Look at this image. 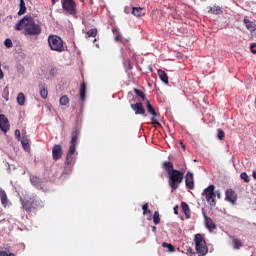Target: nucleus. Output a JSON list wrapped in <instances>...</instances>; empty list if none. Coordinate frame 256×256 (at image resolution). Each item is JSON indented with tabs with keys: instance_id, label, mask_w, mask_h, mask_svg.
Returning a JSON list of instances; mask_svg holds the SVG:
<instances>
[{
	"instance_id": "1",
	"label": "nucleus",
	"mask_w": 256,
	"mask_h": 256,
	"mask_svg": "<svg viewBox=\"0 0 256 256\" xmlns=\"http://www.w3.org/2000/svg\"><path fill=\"white\" fill-rule=\"evenodd\" d=\"M14 29L15 31H24V35L29 37H37L43 31L41 24L35 22V18L31 15H25L20 19Z\"/></svg>"
},
{
	"instance_id": "2",
	"label": "nucleus",
	"mask_w": 256,
	"mask_h": 256,
	"mask_svg": "<svg viewBox=\"0 0 256 256\" xmlns=\"http://www.w3.org/2000/svg\"><path fill=\"white\" fill-rule=\"evenodd\" d=\"M185 176V170H172L170 174H168V185L172 189V191H177L179 189V185L183 183V177Z\"/></svg>"
},
{
	"instance_id": "3",
	"label": "nucleus",
	"mask_w": 256,
	"mask_h": 256,
	"mask_svg": "<svg viewBox=\"0 0 256 256\" xmlns=\"http://www.w3.org/2000/svg\"><path fill=\"white\" fill-rule=\"evenodd\" d=\"M48 45L51 51H56V53H63L67 51V46H65L63 39L57 35L48 36Z\"/></svg>"
},
{
	"instance_id": "4",
	"label": "nucleus",
	"mask_w": 256,
	"mask_h": 256,
	"mask_svg": "<svg viewBox=\"0 0 256 256\" xmlns=\"http://www.w3.org/2000/svg\"><path fill=\"white\" fill-rule=\"evenodd\" d=\"M22 206L26 213L30 215V213H33V211L41 209V207H43V202L39 198H30L29 200L23 201Z\"/></svg>"
},
{
	"instance_id": "5",
	"label": "nucleus",
	"mask_w": 256,
	"mask_h": 256,
	"mask_svg": "<svg viewBox=\"0 0 256 256\" xmlns=\"http://www.w3.org/2000/svg\"><path fill=\"white\" fill-rule=\"evenodd\" d=\"M194 243L199 256H205L206 253H209L207 242H205V238L201 234L195 235Z\"/></svg>"
},
{
	"instance_id": "6",
	"label": "nucleus",
	"mask_w": 256,
	"mask_h": 256,
	"mask_svg": "<svg viewBox=\"0 0 256 256\" xmlns=\"http://www.w3.org/2000/svg\"><path fill=\"white\" fill-rule=\"evenodd\" d=\"M202 197H205L207 203L210 207H215L217 205V201H215V185H209L202 192Z\"/></svg>"
},
{
	"instance_id": "7",
	"label": "nucleus",
	"mask_w": 256,
	"mask_h": 256,
	"mask_svg": "<svg viewBox=\"0 0 256 256\" xmlns=\"http://www.w3.org/2000/svg\"><path fill=\"white\" fill-rule=\"evenodd\" d=\"M61 3L62 9H64L68 15H77V3H75L74 0H62Z\"/></svg>"
},
{
	"instance_id": "8",
	"label": "nucleus",
	"mask_w": 256,
	"mask_h": 256,
	"mask_svg": "<svg viewBox=\"0 0 256 256\" xmlns=\"http://www.w3.org/2000/svg\"><path fill=\"white\" fill-rule=\"evenodd\" d=\"M146 109L150 115H152L151 121L153 125H159V122L157 121L156 117H161V114L157 113L155 110V107L151 104V101L146 100Z\"/></svg>"
},
{
	"instance_id": "9",
	"label": "nucleus",
	"mask_w": 256,
	"mask_h": 256,
	"mask_svg": "<svg viewBox=\"0 0 256 256\" xmlns=\"http://www.w3.org/2000/svg\"><path fill=\"white\" fill-rule=\"evenodd\" d=\"M11 125L9 124V119L5 117V114H0V130L7 135Z\"/></svg>"
},
{
	"instance_id": "10",
	"label": "nucleus",
	"mask_w": 256,
	"mask_h": 256,
	"mask_svg": "<svg viewBox=\"0 0 256 256\" xmlns=\"http://www.w3.org/2000/svg\"><path fill=\"white\" fill-rule=\"evenodd\" d=\"M225 201L231 203V205H235L237 203V193L233 189H227L225 191Z\"/></svg>"
},
{
	"instance_id": "11",
	"label": "nucleus",
	"mask_w": 256,
	"mask_h": 256,
	"mask_svg": "<svg viewBox=\"0 0 256 256\" xmlns=\"http://www.w3.org/2000/svg\"><path fill=\"white\" fill-rule=\"evenodd\" d=\"M130 107L135 112V115H142L143 117H147L143 103L137 102L135 104H131Z\"/></svg>"
},
{
	"instance_id": "12",
	"label": "nucleus",
	"mask_w": 256,
	"mask_h": 256,
	"mask_svg": "<svg viewBox=\"0 0 256 256\" xmlns=\"http://www.w3.org/2000/svg\"><path fill=\"white\" fill-rule=\"evenodd\" d=\"M52 157L54 161H59L63 157V147L60 144H55L52 148Z\"/></svg>"
},
{
	"instance_id": "13",
	"label": "nucleus",
	"mask_w": 256,
	"mask_h": 256,
	"mask_svg": "<svg viewBox=\"0 0 256 256\" xmlns=\"http://www.w3.org/2000/svg\"><path fill=\"white\" fill-rule=\"evenodd\" d=\"M185 183L187 189H195V181L192 172H187L185 176Z\"/></svg>"
},
{
	"instance_id": "14",
	"label": "nucleus",
	"mask_w": 256,
	"mask_h": 256,
	"mask_svg": "<svg viewBox=\"0 0 256 256\" xmlns=\"http://www.w3.org/2000/svg\"><path fill=\"white\" fill-rule=\"evenodd\" d=\"M243 23L245 24L246 29L250 31V33H253V31H255V28H256L255 22L250 21L247 16L244 17Z\"/></svg>"
},
{
	"instance_id": "15",
	"label": "nucleus",
	"mask_w": 256,
	"mask_h": 256,
	"mask_svg": "<svg viewBox=\"0 0 256 256\" xmlns=\"http://www.w3.org/2000/svg\"><path fill=\"white\" fill-rule=\"evenodd\" d=\"M204 219H205L206 229L208 231H214V229H217V226L215 225V222H213V219H211L210 217H207V215H204Z\"/></svg>"
},
{
	"instance_id": "16",
	"label": "nucleus",
	"mask_w": 256,
	"mask_h": 256,
	"mask_svg": "<svg viewBox=\"0 0 256 256\" xmlns=\"http://www.w3.org/2000/svg\"><path fill=\"white\" fill-rule=\"evenodd\" d=\"M145 13H147V11L143 7L132 8V15H134V17H143Z\"/></svg>"
},
{
	"instance_id": "17",
	"label": "nucleus",
	"mask_w": 256,
	"mask_h": 256,
	"mask_svg": "<svg viewBox=\"0 0 256 256\" xmlns=\"http://www.w3.org/2000/svg\"><path fill=\"white\" fill-rule=\"evenodd\" d=\"M181 209L186 219H191V209H189V204L186 202H181Z\"/></svg>"
},
{
	"instance_id": "18",
	"label": "nucleus",
	"mask_w": 256,
	"mask_h": 256,
	"mask_svg": "<svg viewBox=\"0 0 256 256\" xmlns=\"http://www.w3.org/2000/svg\"><path fill=\"white\" fill-rule=\"evenodd\" d=\"M158 77L160 80L165 83V85H169V76L162 69L158 70Z\"/></svg>"
},
{
	"instance_id": "19",
	"label": "nucleus",
	"mask_w": 256,
	"mask_h": 256,
	"mask_svg": "<svg viewBox=\"0 0 256 256\" xmlns=\"http://www.w3.org/2000/svg\"><path fill=\"white\" fill-rule=\"evenodd\" d=\"M39 89H40V96L42 97V99H47L49 95V91L47 90V87H45V83H40Z\"/></svg>"
},
{
	"instance_id": "20",
	"label": "nucleus",
	"mask_w": 256,
	"mask_h": 256,
	"mask_svg": "<svg viewBox=\"0 0 256 256\" xmlns=\"http://www.w3.org/2000/svg\"><path fill=\"white\" fill-rule=\"evenodd\" d=\"M79 93L81 101H84L87 93V84L85 82L81 83Z\"/></svg>"
},
{
	"instance_id": "21",
	"label": "nucleus",
	"mask_w": 256,
	"mask_h": 256,
	"mask_svg": "<svg viewBox=\"0 0 256 256\" xmlns=\"http://www.w3.org/2000/svg\"><path fill=\"white\" fill-rule=\"evenodd\" d=\"M232 243L234 245V249L239 250L243 247V242L239 238H235V236H231Z\"/></svg>"
},
{
	"instance_id": "22",
	"label": "nucleus",
	"mask_w": 256,
	"mask_h": 256,
	"mask_svg": "<svg viewBox=\"0 0 256 256\" xmlns=\"http://www.w3.org/2000/svg\"><path fill=\"white\" fill-rule=\"evenodd\" d=\"M163 168L165 169L166 173H168V175H170L172 171L176 170L173 168V162H163Z\"/></svg>"
},
{
	"instance_id": "23",
	"label": "nucleus",
	"mask_w": 256,
	"mask_h": 256,
	"mask_svg": "<svg viewBox=\"0 0 256 256\" xmlns=\"http://www.w3.org/2000/svg\"><path fill=\"white\" fill-rule=\"evenodd\" d=\"M20 9L18 11V15H25V13H27V6H25V0H20Z\"/></svg>"
},
{
	"instance_id": "24",
	"label": "nucleus",
	"mask_w": 256,
	"mask_h": 256,
	"mask_svg": "<svg viewBox=\"0 0 256 256\" xmlns=\"http://www.w3.org/2000/svg\"><path fill=\"white\" fill-rule=\"evenodd\" d=\"M77 139H79V130L76 129L72 132L70 145H77Z\"/></svg>"
},
{
	"instance_id": "25",
	"label": "nucleus",
	"mask_w": 256,
	"mask_h": 256,
	"mask_svg": "<svg viewBox=\"0 0 256 256\" xmlns=\"http://www.w3.org/2000/svg\"><path fill=\"white\" fill-rule=\"evenodd\" d=\"M30 181L34 187H41V179L37 176H31Z\"/></svg>"
},
{
	"instance_id": "26",
	"label": "nucleus",
	"mask_w": 256,
	"mask_h": 256,
	"mask_svg": "<svg viewBox=\"0 0 256 256\" xmlns=\"http://www.w3.org/2000/svg\"><path fill=\"white\" fill-rule=\"evenodd\" d=\"M17 103L20 106L25 105V94H23V92H20L17 96Z\"/></svg>"
},
{
	"instance_id": "27",
	"label": "nucleus",
	"mask_w": 256,
	"mask_h": 256,
	"mask_svg": "<svg viewBox=\"0 0 256 256\" xmlns=\"http://www.w3.org/2000/svg\"><path fill=\"white\" fill-rule=\"evenodd\" d=\"M1 203L3 207H7V205L9 204V199H7V193H5V191L1 193Z\"/></svg>"
},
{
	"instance_id": "28",
	"label": "nucleus",
	"mask_w": 256,
	"mask_h": 256,
	"mask_svg": "<svg viewBox=\"0 0 256 256\" xmlns=\"http://www.w3.org/2000/svg\"><path fill=\"white\" fill-rule=\"evenodd\" d=\"M208 13H212L213 15H219L221 13V8L219 6L210 7Z\"/></svg>"
},
{
	"instance_id": "29",
	"label": "nucleus",
	"mask_w": 256,
	"mask_h": 256,
	"mask_svg": "<svg viewBox=\"0 0 256 256\" xmlns=\"http://www.w3.org/2000/svg\"><path fill=\"white\" fill-rule=\"evenodd\" d=\"M134 93H135V95H137V97H141L142 101H146L147 96L145 95V93H143V91L135 88Z\"/></svg>"
},
{
	"instance_id": "30",
	"label": "nucleus",
	"mask_w": 256,
	"mask_h": 256,
	"mask_svg": "<svg viewBox=\"0 0 256 256\" xmlns=\"http://www.w3.org/2000/svg\"><path fill=\"white\" fill-rule=\"evenodd\" d=\"M153 223L159 225L161 223V217L159 216V211H155L153 215Z\"/></svg>"
},
{
	"instance_id": "31",
	"label": "nucleus",
	"mask_w": 256,
	"mask_h": 256,
	"mask_svg": "<svg viewBox=\"0 0 256 256\" xmlns=\"http://www.w3.org/2000/svg\"><path fill=\"white\" fill-rule=\"evenodd\" d=\"M162 247L168 249V251H169L170 253H174V251H175V246H173L172 244H169V243H167V242H163V243H162Z\"/></svg>"
},
{
	"instance_id": "32",
	"label": "nucleus",
	"mask_w": 256,
	"mask_h": 256,
	"mask_svg": "<svg viewBox=\"0 0 256 256\" xmlns=\"http://www.w3.org/2000/svg\"><path fill=\"white\" fill-rule=\"evenodd\" d=\"M124 67H125L126 71H131V69H133V64H131L130 59H127L124 61Z\"/></svg>"
},
{
	"instance_id": "33",
	"label": "nucleus",
	"mask_w": 256,
	"mask_h": 256,
	"mask_svg": "<svg viewBox=\"0 0 256 256\" xmlns=\"http://www.w3.org/2000/svg\"><path fill=\"white\" fill-rule=\"evenodd\" d=\"M59 103L60 105H69V97L67 95L60 97Z\"/></svg>"
},
{
	"instance_id": "34",
	"label": "nucleus",
	"mask_w": 256,
	"mask_h": 256,
	"mask_svg": "<svg viewBox=\"0 0 256 256\" xmlns=\"http://www.w3.org/2000/svg\"><path fill=\"white\" fill-rule=\"evenodd\" d=\"M240 179H242V181H244L245 183H249V181H251V179H249V175H247L246 172H242L240 174Z\"/></svg>"
},
{
	"instance_id": "35",
	"label": "nucleus",
	"mask_w": 256,
	"mask_h": 256,
	"mask_svg": "<svg viewBox=\"0 0 256 256\" xmlns=\"http://www.w3.org/2000/svg\"><path fill=\"white\" fill-rule=\"evenodd\" d=\"M142 210H143V215H151V210H149V204L148 203H145L143 206H142Z\"/></svg>"
},
{
	"instance_id": "36",
	"label": "nucleus",
	"mask_w": 256,
	"mask_h": 256,
	"mask_svg": "<svg viewBox=\"0 0 256 256\" xmlns=\"http://www.w3.org/2000/svg\"><path fill=\"white\" fill-rule=\"evenodd\" d=\"M86 35H88V37H97V28H92L90 29Z\"/></svg>"
},
{
	"instance_id": "37",
	"label": "nucleus",
	"mask_w": 256,
	"mask_h": 256,
	"mask_svg": "<svg viewBox=\"0 0 256 256\" xmlns=\"http://www.w3.org/2000/svg\"><path fill=\"white\" fill-rule=\"evenodd\" d=\"M71 163H73V154L67 153L65 164L66 165H71Z\"/></svg>"
},
{
	"instance_id": "38",
	"label": "nucleus",
	"mask_w": 256,
	"mask_h": 256,
	"mask_svg": "<svg viewBox=\"0 0 256 256\" xmlns=\"http://www.w3.org/2000/svg\"><path fill=\"white\" fill-rule=\"evenodd\" d=\"M0 256H16L13 252L0 249Z\"/></svg>"
},
{
	"instance_id": "39",
	"label": "nucleus",
	"mask_w": 256,
	"mask_h": 256,
	"mask_svg": "<svg viewBox=\"0 0 256 256\" xmlns=\"http://www.w3.org/2000/svg\"><path fill=\"white\" fill-rule=\"evenodd\" d=\"M4 45H5V47H7V49H11V47H13V41L11 39L7 38L4 41Z\"/></svg>"
},
{
	"instance_id": "40",
	"label": "nucleus",
	"mask_w": 256,
	"mask_h": 256,
	"mask_svg": "<svg viewBox=\"0 0 256 256\" xmlns=\"http://www.w3.org/2000/svg\"><path fill=\"white\" fill-rule=\"evenodd\" d=\"M115 36V41H121V34H119V31L116 28L112 29Z\"/></svg>"
},
{
	"instance_id": "41",
	"label": "nucleus",
	"mask_w": 256,
	"mask_h": 256,
	"mask_svg": "<svg viewBox=\"0 0 256 256\" xmlns=\"http://www.w3.org/2000/svg\"><path fill=\"white\" fill-rule=\"evenodd\" d=\"M75 151H76V145H75V144H70L68 153H69L70 155H75Z\"/></svg>"
},
{
	"instance_id": "42",
	"label": "nucleus",
	"mask_w": 256,
	"mask_h": 256,
	"mask_svg": "<svg viewBox=\"0 0 256 256\" xmlns=\"http://www.w3.org/2000/svg\"><path fill=\"white\" fill-rule=\"evenodd\" d=\"M218 139H220V141H222V139H225V131H223L222 129H218Z\"/></svg>"
},
{
	"instance_id": "43",
	"label": "nucleus",
	"mask_w": 256,
	"mask_h": 256,
	"mask_svg": "<svg viewBox=\"0 0 256 256\" xmlns=\"http://www.w3.org/2000/svg\"><path fill=\"white\" fill-rule=\"evenodd\" d=\"M21 144L24 146V147H27V145H29V140L27 139V137L23 136L21 139Z\"/></svg>"
},
{
	"instance_id": "44",
	"label": "nucleus",
	"mask_w": 256,
	"mask_h": 256,
	"mask_svg": "<svg viewBox=\"0 0 256 256\" xmlns=\"http://www.w3.org/2000/svg\"><path fill=\"white\" fill-rule=\"evenodd\" d=\"M14 135L17 141H21V131L19 129L15 130Z\"/></svg>"
},
{
	"instance_id": "45",
	"label": "nucleus",
	"mask_w": 256,
	"mask_h": 256,
	"mask_svg": "<svg viewBox=\"0 0 256 256\" xmlns=\"http://www.w3.org/2000/svg\"><path fill=\"white\" fill-rule=\"evenodd\" d=\"M50 75L51 77H55V75H57V69L55 67L51 68Z\"/></svg>"
},
{
	"instance_id": "46",
	"label": "nucleus",
	"mask_w": 256,
	"mask_h": 256,
	"mask_svg": "<svg viewBox=\"0 0 256 256\" xmlns=\"http://www.w3.org/2000/svg\"><path fill=\"white\" fill-rule=\"evenodd\" d=\"M253 47H256V43H253V44H251V46H250L251 53H253L254 55H256V50L253 49Z\"/></svg>"
},
{
	"instance_id": "47",
	"label": "nucleus",
	"mask_w": 256,
	"mask_h": 256,
	"mask_svg": "<svg viewBox=\"0 0 256 256\" xmlns=\"http://www.w3.org/2000/svg\"><path fill=\"white\" fill-rule=\"evenodd\" d=\"M173 209H174V214L179 215V206L175 205Z\"/></svg>"
},
{
	"instance_id": "48",
	"label": "nucleus",
	"mask_w": 256,
	"mask_h": 256,
	"mask_svg": "<svg viewBox=\"0 0 256 256\" xmlns=\"http://www.w3.org/2000/svg\"><path fill=\"white\" fill-rule=\"evenodd\" d=\"M214 193H215V197H218L219 199H221V192L216 191Z\"/></svg>"
},
{
	"instance_id": "49",
	"label": "nucleus",
	"mask_w": 256,
	"mask_h": 256,
	"mask_svg": "<svg viewBox=\"0 0 256 256\" xmlns=\"http://www.w3.org/2000/svg\"><path fill=\"white\" fill-rule=\"evenodd\" d=\"M4 74H3V70L1 69V63H0V79H3Z\"/></svg>"
},
{
	"instance_id": "50",
	"label": "nucleus",
	"mask_w": 256,
	"mask_h": 256,
	"mask_svg": "<svg viewBox=\"0 0 256 256\" xmlns=\"http://www.w3.org/2000/svg\"><path fill=\"white\" fill-rule=\"evenodd\" d=\"M250 33H251V36L255 37V39H256V28H255V30H253V32H250Z\"/></svg>"
},
{
	"instance_id": "51",
	"label": "nucleus",
	"mask_w": 256,
	"mask_h": 256,
	"mask_svg": "<svg viewBox=\"0 0 256 256\" xmlns=\"http://www.w3.org/2000/svg\"><path fill=\"white\" fill-rule=\"evenodd\" d=\"M151 227H152L153 233H157V227H155V226H151Z\"/></svg>"
},
{
	"instance_id": "52",
	"label": "nucleus",
	"mask_w": 256,
	"mask_h": 256,
	"mask_svg": "<svg viewBox=\"0 0 256 256\" xmlns=\"http://www.w3.org/2000/svg\"><path fill=\"white\" fill-rule=\"evenodd\" d=\"M180 145H181L183 151H185V144L183 142H180Z\"/></svg>"
},
{
	"instance_id": "53",
	"label": "nucleus",
	"mask_w": 256,
	"mask_h": 256,
	"mask_svg": "<svg viewBox=\"0 0 256 256\" xmlns=\"http://www.w3.org/2000/svg\"><path fill=\"white\" fill-rule=\"evenodd\" d=\"M187 253H193V248H188Z\"/></svg>"
},
{
	"instance_id": "54",
	"label": "nucleus",
	"mask_w": 256,
	"mask_h": 256,
	"mask_svg": "<svg viewBox=\"0 0 256 256\" xmlns=\"http://www.w3.org/2000/svg\"><path fill=\"white\" fill-rule=\"evenodd\" d=\"M252 177L256 180V171H253Z\"/></svg>"
},
{
	"instance_id": "55",
	"label": "nucleus",
	"mask_w": 256,
	"mask_h": 256,
	"mask_svg": "<svg viewBox=\"0 0 256 256\" xmlns=\"http://www.w3.org/2000/svg\"><path fill=\"white\" fill-rule=\"evenodd\" d=\"M52 5H55V3H57V0H51Z\"/></svg>"
},
{
	"instance_id": "56",
	"label": "nucleus",
	"mask_w": 256,
	"mask_h": 256,
	"mask_svg": "<svg viewBox=\"0 0 256 256\" xmlns=\"http://www.w3.org/2000/svg\"><path fill=\"white\" fill-rule=\"evenodd\" d=\"M95 41H97V39H94V43H95Z\"/></svg>"
}]
</instances>
